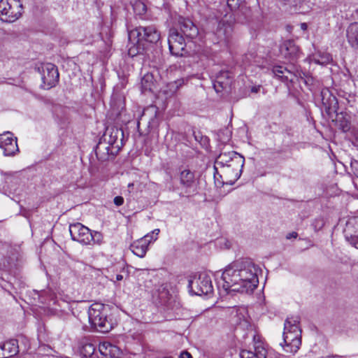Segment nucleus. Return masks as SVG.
I'll return each mask as SVG.
<instances>
[{
    "label": "nucleus",
    "mask_w": 358,
    "mask_h": 358,
    "mask_svg": "<svg viewBox=\"0 0 358 358\" xmlns=\"http://www.w3.org/2000/svg\"><path fill=\"white\" fill-rule=\"evenodd\" d=\"M242 159H243V160L241 162V163H242L241 164V167H243V164H244V162H245V157H243Z\"/></svg>",
    "instance_id": "50"
},
{
    "label": "nucleus",
    "mask_w": 358,
    "mask_h": 358,
    "mask_svg": "<svg viewBox=\"0 0 358 358\" xmlns=\"http://www.w3.org/2000/svg\"><path fill=\"white\" fill-rule=\"evenodd\" d=\"M130 34L136 36L138 46L144 45V43L156 44L160 39V34L155 25L137 27Z\"/></svg>",
    "instance_id": "5"
},
{
    "label": "nucleus",
    "mask_w": 358,
    "mask_h": 358,
    "mask_svg": "<svg viewBox=\"0 0 358 358\" xmlns=\"http://www.w3.org/2000/svg\"><path fill=\"white\" fill-rule=\"evenodd\" d=\"M355 225L352 222L346 224L344 229L345 238L348 242L358 249V233L354 231Z\"/></svg>",
    "instance_id": "23"
},
{
    "label": "nucleus",
    "mask_w": 358,
    "mask_h": 358,
    "mask_svg": "<svg viewBox=\"0 0 358 358\" xmlns=\"http://www.w3.org/2000/svg\"><path fill=\"white\" fill-rule=\"evenodd\" d=\"M155 85V81L153 75L150 73H145L143 76L141 82V87L142 92L145 93L147 92H152Z\"/></svg>",
    "instance_id": "27"
},
{
    "label": "nucleus",
    "mask_w": 358,
    "mask_h": 358,
    "mask_svg": "<svg viewBox=\"0 0 358 358\" xmlns=\"http://www.w3.org/2000/svg\"><path fill=\"white\" fill-rule=\"evenodd\" d=\"M95 350V347L92 343H86L83 345L82 352L84 354L85 357H90L94 354Z\"/></svg>",
    "instance_id": "36"
},
{
    "label": "nucleus",
    "mask_w": 358,
    "mask_h": 358,
    "mask_svg": "<svg viewBox=\"0 0 358 358\" xmlns=\"http://www.w3.org/2000/svg\"><path fill=\"white\" fill-rule=\"evenodd\" d=\"M3 174L6 176V186L3 187L6 194H8L9 196H10V195L19 196L22 192V189L20 187L21 184L20 174L18 173L13 174L5 173Z\"/></svg>",
    "instance_id": "13"
},
{
    "label": "nucleus",
    "mask_w": 358,
    "mask_h": 358,
    "mask_svg": "<svg viewBox=\"0 0 358 358\" xmlns=\"http://www.w3.org/2000/svg\"><path fill=\"white\" fill-rule=\"evenodd\" d=\"M99 350L102 355L108 358H119L122 354L117 346L107 341L99 344Z\"/></svg>",
    "instance_id": "17"
},
{
    "label": "nucleus",
    "mask_w": 358,
    "mask_h": 358,
    "mask_svg": "<svg viewBox=\"0 0 358 358\" xmlns=\"http://www.w3.org/2000/svg\"><path fill=\"white\" fill-rule=\"evenodd\" d=\"M148 241H147L148 242V246L149 245V244L157 240V237L155 236L150 234H146L145 236H144L142 238H145Z\"/></svg>",
    "instance_id": "42"
},
{
    "label": "nucleus",
    "mask_w": 358,
    "mask_h": 358,
    "mask_svg": "<svg viewBox=\"0 0 358 358\" xmlns=\"http://www.w3.org/2000/svg\"><path fill=\"white\" fill-rule=\"evenodd\" d=\"M313 60L316 64L324 65L329 64L332 60V57L327 52H318L313 55Z\"/></svg>",
    "instance_id": "31"
},
{
    "label": "nucleus",
    "mask_w": 358,
    "mask_h": 358,
    "mask_svg": "<svg viewBox=\"0 0 358 358\" xmlns=\"http://www.w3.org/2000/svg\"><path fill=\"white\" fill-rule=\"evenodd\" d=\"M1 148L3 150L5 156H13L19 152L17 143V138H13L12 135H7Z\"/></svg>",
    "instance_id": "18"
},
{
    "label": "nucleus",
    "mask_w": 358,
    "mask_h": 358,
    "mask_svg": "<svg viewBox=\"0 0 358 358\" xmlns=\"http://www.w3.org/2000/svg\"><path fill=\"white\" fill-rule=\"evenodd\" d=\"M180 358H192V357L188 352L182 351L180 355Z\"/></svg>",
    "instance_id": "44"
},
{
    "label": "nucleus",
    "mask_w": 358,
    "mask_h": 358,
    "mask_svg": "<svg viewBox=\"0 0 358 358\" xmlns=\"http://www.w3.org/2000/svg\"><path fill=\"white\" fill-rule=\"evenodd\" d=\"M270 358H272V357H270Z\"/></svg>",
    "instance_id": "52"
},
{
    "label": "nucleus",
    "mask_w": 358,
    "mask_h": 358,
    "mask_svg": "<svg viewBox=\"0 0 358 358\" xmlns=\"http://www.w3.org/2000/svg\"><path fill=\"white\" fill-rule=\"evenodd\" d=\"M131 186H133V184H132V183H130V184H129V185H128V187H131Z\"/></svg>",
    "instance_id": "51"
},
{
    "label": "nucleus",
    "mask_w": 358,
    "mask_h": 358,
    "mask_svg": "<svg viewBox=\"0 0 358 358\" xmlns=\"http://www.w3.org/2000/svg\"><path fill=\"white\" fill-rule=\"evenodd\" d=\"M158 303L167 310H174L178 306L176 299L170 294L168 285H161L157 290Z\"/></svg>",
    "instance_id": "12"
},
{
    "label": "nucleus",
    "mask_w": 358,
    "mask_h": 358,
    "mask_svg": "<svg viewBox=\"0 0 358 358\" xmlns=\"http://www.w3.org/2000/svg\"><path fill=\"white\" fill-rule=\"evenodd\" d=\"M322 104L324 106L326 113L331 116L333 114H336V120L339 128L343 132H348L351 128L350 122L346 118L342 113H338V103L336 97L332 95L329 90H322L321 92Z\"/></svg>",
    "instance_id": "3"
},
{
    "label": "nucleus",
    "mask_w": 358,
    "mask_h": 358,
    "mask_svg": "<svg viewBox=\"0 0 358 358\" xmlns=\"http://www.w3.org/2000/svg\"><path fill=\"white\" fill-rule=\"evenodd\" d=\"M229 83V76L228 72H220L213 83V87L217 92H220L225 89Z\"/></svg>",
    "instance_id": "25"
},
{
    "label": "nucleus",
    "mask_w": 358,
    "mask_h": 358,
    "mask_svg": "<svg viewBox=\"0 0 358 358\" xmlns=\"http://www.w3.org/2000/svg\"><path fill=\"white\" fill-rule=\"evenodd\" d=\"M122 279H123V276H122V275H120V274H117V275H116V276H115V280H116L117 281H120V280H122Z\"/></svg>",
    "instance_id": "48"
},
{
    "label": "nucleus",
    "mask_w": 358,
    "mask_h": 358,
    "mask_svg": "<svg viewBox=\"0 0 358 358\" xmlns=\"http://www.w3.org/2000/svg\"><path fill=\"white\" fill-rule=\"evenodd\" d=\"M159 229H156L155 230H153L151 233H150V234L153 235L154 237L155 236H157V235L159 234Z\"/></svg>",
    "instance_id": "47"
},
{
    "label": "nucleus",
    "mask_w": 358,
    "mask_h": 358,
    "mask_svg": "<svg viewBox=\"0 0 358 358\" xmlns=\"http://www.w3.org/2000/svg\"><path fill=\"white\" fill-rule=\"evenodd\" d=\"M301 28L303 30H306L307 29V24L306 23H301Z\"/></svg>",
    "instance_id": "49"
},
{
    "label": "nucleus",
    "mask_w": 358,
    "mask_h": 358,
    "mask_svg": "<svg viewBox=\"0 0 358 358\" xmlns=\"http://www.w3.org/2000/svg\"><path fill=\"white\" fill-rule=\"evenodd\" d=\"M94 153L96 157H106V155H116L117 152L112 150L108 143L99 142L94 149Z\"/></svg>",
    "instance_id": "26"
},
{
    "label": "nucleus",
    "mask_w": 358,
    "mask_h": 358,
    "mask_svg": "<svg viewBox=\"0 0 358 358\" xmlns=\"http://www.w3.org/2000/svg\"><path fill=\"white\" fill-rule=\"evenodd\" d=\"M350 165L351 167L354 169V173L358 178V160L355 158H350Z\"/></svg>",
    "instance_id": "40"
},
{
    "label": "nucleus",
    "mask_w": 358,
    "mask_h": 358,
    "mask_svg": "<svg viewBox=\"0 0 358 358\" xmlns=\"http://www.w3.org/2000/svg\"><path fill=\"white\" fill-rule=\"evenodd\" d=\"M113 202L117 206H120L124 203V199L122 196H117L114 198Z\"/></svg>",
    "instance_id": "41"
},
{
    "label": "nucleus",
    "mask_w": 358,
    "mask_h": 358,
    "mask_svg": "<svg viewBox=\"0 0 358 358\" xmlns=\"http://www.w3.org/2000/svg\"><path fill=\"white\" fill-rule=\"evenodd\" d=\"M299 318L296 317H288L285 322V327L286 329H293L294 327H299Z\"/></svg>",
    "instance_id": "35"
},
{
    "label": "nucleus",
    "mask_w": 358,
    "mask_h": 358,
    "mask_svg": "<svg viewBox=\"0 0 358 358\" xmlns=\"http://www.w3.org/2000/svg\"><path fill=\"white\" fill-rule=\"evenodd\" d=\"M132 6L134 12L137 15H143L147 12V6L141 0H135Z\"/></svg>",
    "instance_id": "32"
},
{
    "label": "nucleus",
    "mask_w": 358,
    "mask_h": 358,
    "mask_svg": "<svg viewBox=\"0 0 358 358\" xmlns=\"http://www.w3.org/2000/svg\"><path fill=\"white\" fill-rule=\"evenodd\" d=\"M2 351V358H9L18 352V342L15 339H11L5 342L0 346Z\"/></svg>",
    "instance_id": "19"
},
{
    "label": "nucleus",
    "mask_w": 358,
    "mask_h": 358,
    "mask_svg": "<svg viewBox=\"0 0 358 358\" xmlns=\"http://www.w3.org/2000/svg\"><path fill=\"white\" fill-rule=\"evenodd\" d=\"M194 182V175L189 170H184L180 173V183L185 187H191Z\"/></svg>",
    "instance_id": "30"
},
{
    "label": "nucleus",
    "mask_w": 358,
    "mask_h": 358,
    "mask_svg": "<svg viewBox=\"0 0 358 358\" xmlns=\"http://www.w3.org/2000/svg\"><path fill=\"white\" fill-rule=\"evenodd\" d=\"M281 55L285 58L295 59L299 57L300 49L293 40L285 41L280 48Z\"/></svg>",
    "instance_id": "15"
},
{
    "label": "nucleus",
    "mask_w": 358,
    "mask_h": 358,
    "mask_svg": "<svg viewBox=\"0 0 358 358\" xmlns=\"http://www.w3.org/2000/svg\"><path fill=\"white\" fill-rule=\"evenodd\" d=\"M297 236H298V234H297L296 232H295V231H292V233L288 234L287 235L286 238H287V239H290V238H296L297 237Z\"/></svg>",
    "instance_id": "45"
},
{
    "label": "nucleus",
    "mask_w": 358,
    "mask_h": 358,
    "mask_svg": "<svg viewBox=\"0 0 358 358\" xmlns=\"http://www.w3.org/2000/svg\"><path fill=\"white\" fill-rule=\"evenodd\" d=\"M227 5L231 10L238 9L236 11V15L240 22L248 21L251 17V10L250 7L241 1V0H228Z\"/></svg>",
    "instance_id": "14"
},
{
    "label": "nucleus",
    "mask_w": 358,
    "mask_h": 358,
    "mask_svg": "<svg viewBox=\"0 0 358 358\" xmlns=\"http://www.w3.org/2000/svg\"><path fill=\"white\" fill-rule=\"evenodd\" d=\"M89 322L92 328L102 333H108L113 328L108 310L103 303H95L88 310Z\"/></svg>",
    "instance_id": "2"
},
{
    "label": "nucleus",
    "mask_w": 358,
    "mask_h": 358,
    "mask_svg": "<svg viewBox=\"0 0 358 358\" xmlns=\"http://www.w3.org/2000/svg\"><path fill=\"white\" fill-rule=\"evenodd\" d=\"M122 141V138L123 136V131L121 129H113L112 131L110 134V138L108 140V143L111 146L112 150H115L117 152L120 150V145L118 144V138Z\"/></svg>",
    "instance_id": "28"
},
{
    "label": "nucleus",
    "mask_w": 358,
    "mask_h": 358,
    "mask_svg": "<svg viewBox=\"0 0 358 358\" xmlns=\"http://www.w3.org/2000/svg\"><path fill=\"white\" fill-rule=\"evenodd\" d=\"M218 159L219 158H216L215 162V169L217 170L219 166L222 168H225L226 166L224 171L226 173H229L230 172V167L233 166L229 163L233 162V158H229V160L226 161V164L222 161H218Z\"/></svg>",
    "instance_id": "34"
},
{
    "label": "nucleus",
    "mask_w": 358,
    "mask_h": 358,
    "mask_svg": "<svg viewBox=\"0 0 358 358\" xmlns=\"http://www.w3.org/2000/svg\"><path fill=\"white\" fill-rule=\"evenodd\" d=\"M145 115H146L145 113L143 112L142 116L138 120V122H137V129H138V131L141 136L148 135L150 132L151 129H152V127L157 122L155 115L150 117L148 119V120L147 121V127L144 130H143L141 128V124H142L144 120H145Z\"/></svg>",
    "instance_id": "24"
},
{
    "label": "nucleus",
    "mask_w": 358,
    "mask_h": 358,
    "mask_svg": "<svg viewBox=\"0 0 358 358\" xmlns=\"http://www.w3.org/2000/svg\"><path fill=\"white\" fill-rule=\"evenodd\" d=\"M239 164H240V162H238V165L236 166V168L235 169L236 175H235L234 179L227 181L226 182H224L225 184L232 185L240 178L241 169H240V170L238 169Z\"/></svg>",
    "instance_id": "39"
},
{
    "label": "nucleus",
    "mask_w": 358,
    "mask_h": 358,
    "mask_svg": "<svg viewBox=\"0 0 358 358\" xmlns=\"http://www.w3.org/2000/svg\"><path fill=\"white\" fill-rule=\"evenodd\" d=\"M90 243L93 241L94 243L101 244L103 240V236L100 232L98 231H90Z\"/></svg>",
    "instance_id": "37"
},
{
    "label": "nucleus",
    "mask_w": 358,
    "mask_h": 358,
    "mask_svg": "<svg viewBox=\"0 0 358 358\" xmlns=\"http://www.w3.org/2000/svg\"><path fill=\"white\" fill-rule=\"evenodd\" d=\"M59 74L57 67L52 64L47 63L42 66L43 87L49 90L55 87L59 82Z\"/></svg>",
    "instance_id": "9"
},
{
    "label": "nucleus",
    "mask_w": 358,
    "mask_h": 358,
    "mask_svg": "<svg viewBox=\"0 0 358 358\" xmlns=\"http://www.w3.org/2000/svg\"><path fill=\"white\" fill-rule=\"evenodd\" d=\"M90 231L91 230L88 227L79 222L69 226V232L72 240L83 245L90 243Z\"/></svg>",
    "instance_id": "10"
},
{
    "label": "nucleus",
    "mask_w": 358,
    "mask_h": 358,
    "mask_svg": "<svg viewBox=\"0 0 358 358\" xmlns=\"http://www.w3.org/2000/svg\"><path fill=\"white\" fill-rule=\"evenodd\" d=\"M184 83L183 80H178L177 81L171 83L169 84V87L170 88V90L172 93H175L178 89L182 86Z\"/></svg>",
    "instance_id": "38"
},
{
    "label": "nucleus",
    "mask_w": 358,
    "mask_h": 358,
    "mask_svg": "<svg viewBox=\"0 0 358 358\" xmlns=\"http://www.w3.org/2000/svg\"><path fill=\"white\" fill-rule=\"evenodd\" d=\"M257 270L249 259L236 261L222 272V287L228 293H252L259 284Z\"/></svg>",
    "instance_id": "1"
},
{
    "label": "nucleus",
    "mask_w": 358,
    "mask_h": 358,
    "mask_svg": "<svg viewBox=\"0 0 358 358\" xmlns=\"http://www.w3.org/2000/svg\"><path fill=\"white\" fill-rule=\"evenodd\" d=\"M240 356L241 358H268L267 350L260 341L255 343V352L243 350L241 352Z\"/></svg>",
    "instance_id": "16"
},
{
    "label": "nucleus",
    "mask_w": 358,
    "mask_h": 358,
    "mask_svg": "<svg viewBox=\"0 0 358 358\" xmlns=\"http://www.w3.org/2000/svg\"><path fill=\"white\" fill-rule=\"evenodd\" d=\"M272 72L275 77L278 78L282 82H293V78L285 76V73H289L287 67L278 65L274 66L272 69Z\"/></svg>",
    "instance_id": "29"
},
{
    "label": "nucleus",
    "mask_w": 358,
    "mask_h": 358,
    "mask_svg": "<svg viewBox=\"0 0 358 358\" xmlns=\"http://www.w3.org/2000/svg\"><path fill=\"white\" fill-rule=\"evenodd\" d=\"M23 6L20 0L0 1V20L12 23L17 20L22 14Z\"/></svg>",
    "instance_id": "4"
},
{
    "label": "nucleus",
    "mask_w": 358,
    "mask_h": 358,
    "mask_svg": "<svg viewBox=\"0 0 358 358\" xmlns=\"http://www.w3.org/2000/svg\"><path fill=\"white\" fill-rule=\"evenodd\" d=\"M347 38L350 45L358 49V22L352 23L347 29Z\"/></svg>",
    "instance_id": "22"
},
{
    "label": "nucleus",
    "mask_w": 358,
    "mask_h": 358,
    "mask_svg": "<svg viewBox=\"0 0 358 358\" xmlns=\"http://www.w3.org/2000/svg\"><path fill=\"white\" fill-rule=\"evenodd\" d=\"M147 241H148L146 238H140L131 244L130 250L136 256L143 257L145 255L148 248Z\"/></svg>",
    "instance_id": "21"
},
{
    "label": "nucleus",
    "mask_w": 358,
    "mask_h": 358,
    "mask_svg": "<svg viewBox=\"0 0 358 358\" xmlns=\"http://www.w3.org/2000/svg\"><path fill=\"white\" fill-rule=\"evenodd\" d=\"M288 71L289 73H285V76H289L290 78H293V79L296 77V73L292 69L288 68Z\"/></svg>",
    "instance_id": "46"
},
{
    "label": "nucleus",
    "mask_w": 358,
    "mask_h": 358,
    "mask_svg": "<svg viewBox=\"0 0 358 358\" xmlns=\"http://www.w3.org/2000/svg\"><path fill=\"white\" fill-rule=\"evenodd\" d=\"M231 134V130L229 128V127H227L218 131L217 138L220 142L226 143L230 140Z\"/></svg>",
    "instance_id": "33"
},
{
    "label": "nucleus",
    "mask_w": 358,
    "mask_h": 358,
    "mask_svg": "<svg viewBox=\"0 0 358 358\" xmlns=\"http://www.w3.org/2000/svg\"><path fill=\"white\" fill-rule=\"evenodd\" d=\"M188 288L191 293L198 296L208 294L213 290L211 279L206 274H201L198 278L189 280Z\"/></svg>",
    "instance_id": "8"
},
{
    "label": "nucleus",
    "mask_w": 358,
    "mask_h": 358,
    "mask_svg": "<svg viewBox=\"0 0 358 358\" xmlns=\"http://www.w3.org/2000/svg\"><path fill=\"white\" fill-rule=\"evenodd\" d=\"M187 135H189L190 138H194V141L205 150L208 151L209 150L210 139L208 136L203 135L200 131L191 129L188 130Z\"/></svg>",
    "instance_id": "20"
},
{
    "label": "nucleus",
    "mask_w": 358,
    "mask_h": 358,
    "mask_svg": "<svg viewBox=\"0 0 358 358\" xmlns=\"http://www.w3.org/2000/svg\"><path fill=\"white\" fill-rule=\"evenodd\" d=\"M178 31L187 40L192 41L199 35V28L192 20L180 16L178 20Z\"/></svg>",
    "instance_id": "11"
},
{
    "label": "nucleus",
    "mask_w": 358,
    "mask_h": 358,
    "mask_svg": "<svg viewBox=\"0 0 358 358\" xmlns=\"http://www.w3.org/2000/svg\"><path fill=\"white\" fill-rule=\"evenodd\" d=\"M140 53H141V51L139 50V47H138L136 48V51L134 48H131L129 50V55H131L132 57H134L136 55L140 54Z\"/></svg>",
    "instance_id": "43"
},
{
    "label": "nucleus",
    "mask_w": 358,
    "mask_h": 358,
    "mask_svg": "<svg viewBox=\"0 0 358 358\" xmlns=\"http://www.w3.org/2000/svg\"><path fill=\"white\" fill-rule=\"evenodd\" d=\"M283 343L281 344L287 352L296 353L301 344V330L299 327H294L293 329H286L284 327Z\"/></svg>",
    "instance_id": "7"
},
{
    "label": "nucleus",
    "mask_w": 358,
    "mask_h": 358,
    "mask_svg": "<svg viewBox=\"0 0 358 358\" xmlns=\"http://www.w3.org/2000/svg\"><path fill=\"white\" fill-rule=\"evenodd\" d=\"M168 43L171 55L177 57H183L187 53L185 49V38L180 34L178 29H170Z\"/></svg>",
    "instance_id": "6"
}]
</instances>
